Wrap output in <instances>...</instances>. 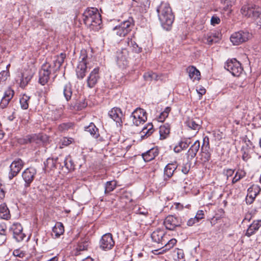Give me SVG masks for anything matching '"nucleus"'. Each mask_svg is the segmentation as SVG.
<instances>
[{
	"label": "nucleus",
	"instance_id": "obj_1",
	"mask_svg": "<svg viewBox=\"0 0 261 261\" xmlns=\"http://www.w3.org/2000/svg\"><path fill=\"white\" fill-rule=\"evenodd\" d=\"M159 19L163 28L170 30L174 20V16L169 3L162 2L156 9Z\"/></svg>",
	"mask_w": 261,
	"mask_h": 261
},
{
	"label": "nucleus",
	"instance_id": "obj_2",
	"mask_svg": "<svg viewBox=\"0 0 261 261\" xmlns=\"http://www.w3.org/2000/svg\"><path fill=\"white\" fill-rule=\"evenodd\" d=\"M82 17L84 23L90 30L98 31L100 29L102 20L97 9L87 8L84 12Z\"/></svg>",
	"mask_w": 261,
	"mask_h": 261
},
{
	"label": "nucleus",
	"instance_id": "obj_3",
	"mask_svg": "<svg viewBox=\"0 0 261 261\" xmlns=\"http://www.w3.org/2000/svg\"><path fill=\"white\" fill-rule=\"evenodd\" d=\"M242 14L253 19L261 28V9L256 5L244 6L241 9Z\"/></svg>",
	"mask_w": 261,
	"mask_h": 261
},
{
	"label": "nucleus",
	"instance_id": "obj_4",
	"mask_svg": "<svg viewBox=\"0 0 261 261\" xmlns=\"http://www.w3.org/2000/svg\"><path fill=\"white\" fill-rule=\"evenodd\" d=\"M224 68L234 76H240L243 71L241 63L235 58L228 59Z\"/></svg>",
	"mask_w": 261,
	"mask_h": 261
},
{
	"label": "nucleus",
	"instance_id": "obj_5",
	"mask_svg": "<svg viewBox=\"0 0 261 261\" xmlns=\"http://www.w3.org/2000/svg\"><path fill=\"white\" fill-rule=\"evenodd\" d=\"M87 55L85 50H82L79 58V62L76 68V75L77 79L82 80L84 78L87 71Z\"/></svg>",
	"mask_w": 261,
	"mask_h": 261
},
{
	"label": "nucleus",
	"instance_id": "obj_6",
	"mask_svg": "<svg viewBox=\"0 0 261 261\" xmlns=\"http://www.w3.org/2000/svg\"><path fill=\"white\" fill-rule=\"evenodd\" d=\"M130 118L132 119L133 124L138 126L147 121V113L144 109L137 108L132 112Z\"/></svg>",
	"mask_w": 261,
	"mask_h": 261
},
{
	"label": "nucleus",
	"instance_id": "obj_7",
	"mask_svg": "<svg viewBox=\"0 0 261 261\" xmlns=\"http://www.w3.org/2000/svg\"><path fill=\"white\" fill-rule=\"evenodd\" d=\"M251 36L248 32L240 31L233 33L230 37V40L233 45H238L248 41Z\"/></svg>",
	"mask_w": 261,
	"mask_h": 261
},
{
	"label": "nucleus",
	"instance_id": "obj_8",
	"mask_svg": "<svg viewBox=\"0 0 261 261\" xmlns=\"http://www.w3.org/2000/svg\"><path fill=\"white\" fill-rule=\"evenodd\" d=\"M36 174L37 170L33 167H30L22 172L21 176L24 181V188H27L30 187L31 184L34 180Z\"/></svg>",
	"mask_w": 261,
	"mask_h": 261
},
{
	"label": "nucleus",
	"instance_id": "obj_9",
	"mask_svg": "<svg viewBox=\"0 0 261 261\" xmlns=\"http://www.w3.org/2000/svg\"><path fill=\"white\" fill-rule=\"evenodd\" d=\"M181 224V219L174 215H168L164 221V224L166 229L170 230H173L176 227L180 226Z\"/></svg>",
	"mask_w": 261,
	"mask_h": 261
},
{
	"label": "nucleus",
	"instance_id": "obj_10",
	"mask_svg": "<svg viewBox=\"0 0 261 261\" xmlns=\"http://www.w3.org/2000/svg\"><path fill=\"white\" fill-rule=\"evenodd\" d=\"M24 162L20 159H17L13 161L10 166V171L8 178L10 180L16 176L24 166Z\"/></svg>",
	"mask_w": 261,
	"mask_h": 261
},
{
	"label": "nucleus",
	"instance_id": "obj_11",
	"mask_svg": "<svg viewBox=\"0 0 261 261\" xmlns=\"http://www.w3.org/2000/svg\"><path fill=\"white\" fill-rule=\"evenodd\" d=\"M128 51L126 48L118 49L116 53V61L120 68H125L128 64Z\"/></svg>",
	"mask_w": 261,
	"mask_h": 261
},
{
	"label": "nucleus",
	"instance_id": "obj_12",
	"mask_svg": "<svg viewBox=\"0 0 261 261\" xmlns=\"http://www.w3.org/2000/svg\"><path fill=\"white\" fill-rule=\"evenodd\" d=\"M53 72L51 65L46 63L43 64L39 71V82L42 85H44L49 79V75Z\"/></svg>",
	"mask_w": 261,
	"mask_h": 261
},
{
	"label": "nucleus",
	"instance_id": "obj_13",
	"mask_svg": "<svg viewBox=\"0 0 261 261\" xmlns=\"http://www.w3.org/2000/svg\"><path fill=\"white\" fill-rule=\"evenodd\" d=\"M115 242L113 240L112 234L110 233L102 236L100 241V247L103 250H108L114 246Z\"/></svg>",
	"mask_w": 261,
	"mask_h": 261
},
{
	"label": "nucleus",
	"instance_id": "obj_14",
	"mask_svg": "<svg viewBox=\"0 0 261 261\" xmlns=\"http://www.w3.org/2000/svg\"><path fill=\"white\" fill-rule=\"evenodd\" d=\"M200 155L201 160L204 162H207L211 159V153L210 151V144L207 137H205L203 139Z\"/></svg>",
	"mask_w": 261,
	"mask_h": 261
},
{
	"label": "nucleus",
	"instance_id": "obj_15",
	"mask_svg": "<svg viewBox=\"0 0 261 261\" xmlns=\"http://www.w3.org/2000/svg\"><path fill=\"white\" fill-rule=\"evenodd\" d=\"M23 228L20 223H14L10 227V231L12 232L14 239L17 242L22 241L25 237L23 232Z\"/></svg>",
	"mask_w": 261,
	"mask_h": 261
},
{
	"label": "nucleus",
	"instance_id": "obj_16",
	"mask_svg": "<svg viewBox=\"0 0 261 261\" xmlns=\"http://www.w3.org/2000/svg\"><path fill=\"white\" fill-rule=\"evenodd\" d=\"M261 191L260 187L257 185H253L248 188V194L246 197V202L247 204H250L253 203L256 196Z\"/></svg>",
	"mask_w": 261,
	"mask_h": 261
},
{
	"label": "nucleus",
	"instance_id": "obj_17",
	"mask_svg": "<svg viewBox=\"0 0 261 261\" xmlns=\"http://www.w3.org/2000/svg\"><path fill=\"white\" fill-rule=\"evenodd\" d=\"M99 79V68L98 67L95 68L90 72L87 78V86L90 88L94 87Z\"/></svg>",
	"mask_w": 261,
	"mask_h": 261
},
{
	"label": "nucleus",
	"instance_id": "obj_18",
	"mask_svg": "<svg viewBox=\"0 0 261 261\" xmlns=\"http://www.w3.org/2000/svg\"><path fill=\"white\" fill-rule=\"evenodd\" d=\"M109 116L117 123L120 125L122 123L123 114L119 108L115 107L109 112Z\"/></svg>",
	"mask_w": 261,
	"mask_h": 261
},
{
	"label": "nucleus",
	"instance_id": "obj_19",
	"mask_svg": "<svg viewBox=\"0 0 261 261\" xmlns=\"http://www.w3.org/2000/svg\"><path fill=\"white\" fill-rule=\"evenodd\" d=\"M200 148V141L196 140L188 150L186 156L188 160H192L197 154Z\"/></svg>",
	"mask_w": 261,
	"mask_h": 261
},
{
	"label": "nucleus",
	"instance_id": "obj_20",
	"mask_svg": "<svg viewBox=\"0 0 261 261\" xmlns=\"http://www.w3.org/2000/svg\"><path fill=\"white\" fill-rule=\"evenodd\" d=\"M185 124L187 126L193 130H196V133H197L201 128V121L197 118H188L186 121Z\"/></svg>",
	"mask_w": 261,
	"mask_h": 261
},
{
	"label": "nucleus",
	"instance_id": "obj_21",
	"mask_svg": "<svg viewBox=\"0 0 261 261\" xmlns=\"http://www.w3.org/2000/svg\"><path fill=\"white\" fill-rule=\"evenodd\" d=\"M177 166L176 164V162L175 163H169L164 168V177L165 180H168L170 178L174 171L177 169Z\"/></svg>",
	"mask_w": 261,
	"mask_h": 261
},
{
	"label": "nucleus",
	"instance_id": "obj_22",
	"mask_svg": "<svg viewBox=\"0 0 261 261\" xmlns=\"http://www.w3.org/2000/svg\"><path fill=\"white\" fill-rule=\"evenodd\" d=\"M65 58L66 54L63 53H61L60 55L56 57V59L54 61L53 65H51V68L54 72H56L60 69Z\"/></svg>",
	"mask_w": 261,
	"mask_h": 261
},
{
	"label": "nucleus",
	"instance_id": "obj_23",
	"mask_svg": "<svg viewBox=\"0 0 261 261\" xmlns=\"http://www.w3.org/2000/svg\"><path fill=\"white\" fill-rule=\"evenodd\" d=\"M261 227V220H254L246 230L245 235L250 237L254 234Z\"/></svg>",
	"mask_w": 261,
	"mask_h": 261
},
{
	"label": "nucleus",
	"instance_id": "obj_24",
	"mask_svg": "<svg viewBox=\"0 0 261 261\" xmlns=\"http://www.w3.org/2000/svg\"><path fill=\"white\" fill-rule=\"evenodd\" d=\"M165 232L163 230L161 229H156L154 231L151 235L152 241L158 244H161L165 240Z\"/></svg>",
	"mask_w": 261,
	"mask_h": 261
},
{
	"label": "nucleus",
	"instance_id": "obj_25",
	"mask_svg": "<svg viewBox=\"0 0 261 261\" xmlns=\"http://www.w3.org/2000/svg\"><path fill=\"white\" fill-rule=\"evenodd\" d=\"M187 71L189 74L190 78L193 81L200 80V73L195 67L193 66L188 67L187 68Z\"/></svg>",
	"mask_w": 261,
	"mask_h": 261
},
{
	"label": "nucleus",
	"instance_id": "obj_26",
	"mask_svg": "<svg viewBox=\"0 0 261 261\" xmlns=\"http://www.w3.org/2000/svg\"><path fill=\"white\" fill-rule=\"evenodd\" d=\"M157 149L152 148L142 154V157L145 162H149L155 158L158 155Z\"/></svg>",
	"mask_w": 261,
	"mask_h": 261
},
{
	"label": "nucleus",
	"instance_id": "obj_27",
	"mask_svg": "<svg viewBox=\"0 0 261 261\" xmlns=\"http://www.w3.org/2000/svg\"><path fill=\"white\" fill-rule=\"evenodd\" d=\"M191 143L187 139H184L180 141L177 145L174 147V151L176 153H179L181 150L188 148L190 144Z\"/></svg>",
	"mask_w": 261,
	"mask_h": 261
},
{
	"label": "nucleus",
	"instance_id": "obj_28",
	"mask_svg": "<svg viewBox=\"0 0 261 261\" xmlns=\"http://www.w3.org/2000/svg\"><path fill=\"white\" fill-rule=\"evenodd\" d=\"M248 143H246L245 146L242 147L241 151L242 152V159L245 162H247L249 159L251 158L250 150L251 148L249 144H251L250 140H248Z\"/></svg>",
	"mask_w": 261,
	"mask_h": 261
},
{
	"label": "nucleus",
	"instance_id": "obj_29",
	"mask_svg": "<svg viewBox=\"0 0 261 261\" xmlns=\"http://www.w3.org/2000/svg\"><path fill=\"white\" fill-rule=\"evenodd\" d=\"M120 24L127 34L134 27V20L133 17H129L127 20L120 23Z\"/></svg>",
	"mask_w": 261,
	"mask_h": 261
},
{
	"label": "nucleus",
	"instance_id": "obj_30",
	"mask_svg": "<svg viewBox=\"0 0 261 261\" xmlns=\"http://www.w3.org/2000/svg\"><path fill=\"white\" fill-rule=\"evenodd\" d=\"M154 132L153 126L152 123H148L146 126H144L140 132L141 137L144 138H147L150 136Z\"/></svg>",
	"mask_w": 261,
	"mask_h": 261
},
{
	"label": "nucleus",
	"instance_id": "obj_31",
	"mask_svg": "<svg viewBox=\"0 0 261 261\" xmlns=\"http://www.w3.org/2000/svg\"><path fill=\"white\" fill-rule=\"evenodd\" d=\"M58 159L57 158L56 160H54L52 158H48L44 162V170L47 171H49L50 170H53L55 168H56V164H57Z\"/></svg>",
	"mask_w": 261,
	"mask_h": 261
},
{
	"label": "nucleus",
	"instance_id": "obj_32",
	"mask_svg": "<svg viewBox=\"0 0 261 261\" xmlns=\"http://www.w3.org/2000/svg\"><path fill=\"white\" fill-rule=\"evenodd\" d=\"M63 94L67 101L71 99L72 95V88L70 83H68L64 86Z\"/></svg>",
	"mask_w": 261,
	"mask_h": 261
},
{
	"label": "nucleus",
	"instance_id": "obj_33",
	"mask_svg": "<svg viewBox=\"0 0 261 261\" xmlns=\"http://www.w3.org/2000/svg\"><path fill=\"white\" fill-rule=\"evenodd\" d=\"M85 130L86 132H89L90 135L95 139H97L99 136L98 133V129L92 122L90 123L88 126H85Z\"/></svg>",
	"mask_w": 261,
	"mask_h": 261
},
{
	"label": "nucleus",
	"instance_id": "obj_34",
	"mask_svg": "<svg viewBox=\"0 0 261 261\" xmlns=\"http://www.w3.org/2000/svg\"><path fill=\"white\" fill-rule=\"evenodd\" d=\"M10 218V214L6 203L0 205V218L8 220Z\"/></svg>",
	"mask_w": 261,
	"mask_h": 261
},
{
	"label": "nucleus",
	"instance_id": "obj_35",
	"mask_svg": "<svg viewBox=\"0 0 261 261\" xmlns=\"http://www.w3.org/2000/svg\"><path fill=\"white\" fill-rule=\"evenodd\" d=\"M74 127V123L72 122H64L59 125L58 130L61 133H65L69 130L73 129Z\"/></svg>",
	"mask_w": 261,
	"mask_h": 261
},
{
	"label": "nucleus",
	"instance_id": "obj_36",
	"mask_svg": "<svg viewBox=\"0 0 261 261\" xmlns=\"http://www.w3.org/2000/svg\"><path fill=\"white\" fill-rule=\"evenodd\" d=\"M170 130V126L168 123L161 125L159 128V133L161 139H165L169 134Z\"/></svg>",
	"mask_w": 261,
	"mask_h": 261
},
{
	"label": "nucleus",
	"instance_id": "obj_37",
	"mask_svg": "<svg viewBox=\"0 0 261 261\" xmlns=\"http://www.w3.org/2000/svg\"><path fill=\"white\" fill-rule=\"evenodd\" d=\"M64 231V227L63 224L61 222H57L53 228V232L55 233L56 238L59 237L63 233Z\"/></svg>",
	"mask_w": 261,
	"mask_h": 261
},
{
	"label": "nucleus",
	"instance_id": "obj_38",
	"mask_svg": "<svg viewBox=\"0 0 261 261\" xmlns=\"http://www.w3.org/2000/svg\"><path fill=\"white\" fill-rule=\"evenodd\" d=\"M117 187V181L116 180H111L106 182L105 186V193L106 194L110 193L113 191Z\"/></svg>",
	"mask_w": 261,
	"mask_h": 261
},
{
	"label": "nucleus",
	"instance_id": "obj_39",
	"mask_svg": "<svg viewBox=\"0 0 261 261\" xmlns=\"http://www.w3.org/2000/svg\"><path fill=\"white\" fill-rule=\"evenodd\" d=\"M32 78V75L23 72L21 74V79L20 83V86L24 88Z\"/></svg>",
	"mask_w": 261,
	"mask_h": 261
},
{
	"label": "nucleus",
	"instance_id": "obj_40",
	"mask_svg": "<svg viewBox=\"0 0 261 261\" xmlns=\"http://www.w3.org/2000/svg\"><path fill=\"white\" fill-rule=\"evenodd\" d=\"M30 97L25 94L22 95L19 100L21 108L23 110H27L29 108V102Z\"/></svg>",
	"mask_w": 261,
	"mask_h": 261
},
{
	"label": "nucleus",
	"instance_id": "obj_41",
	"mask_svg": "<svg viewBox=\"0 0 261 261\" xmlns=\"http://www.w3.org/2000/svg\"><path fill=\"white\" fill-rule=\"evenodd\" d=\"M63 163L64 166L68 170L70 171L74 169L75 165L70 156H66L63 160Z\"/></svg>",
	"mask_w": 261,
	"mask_h": 261
},
{
	"label": "nucleus",
	"instance_id": "obj_42",
	"mask_svg": "<svg viewBox=\"0 0 261 261\" xmlns=\"http://www.w3.org/2000/svg\"><path fill=\"white\" fill-rule=\"evenodd\" d=\"M246 173L244 172V171L242 170H238L232 179V184H234L237 182L240 179L244 177Z\"/></svg>",
	"mask_w": 261,
	"mask_h": 261
},
{
	"label": "nucleus",
	"instance_id": "obj_43",
	"mask_svg": "<svg viewBox=\"0 0 261 261\" xmlns=\"http://www.w3.org/2000/svg\"><path fill=\"white\" fill-rule=\"evenodd\" d=\"M114 33L120 37H124L127 33H125V31L123 29V27L121 25L120 23L114 27L113 29Z\"/></svg>",
	"mask_w": 261,
	"mask_h": 261
},
{
	"label": "nucleus",
	"instance_id": "obj_44",
	"mask_svg": "<svg viewBox=\"0 0 261 261\" xmlns=\"http://www.w3.org/2000/svg\"><path fill=\"white\" fill-rule=\"evenodd\" d=\"M114 33L120 37H124L127 33H125V31L123 29V27L121 25L120 23L114 27L113 29Z\"/></svg>",
	"mask_w": 261,
	"mask_h": 261
},
{
	"label": "nucleus",
	"instance_id": "obj_45",
	"mask_svg": "<svg viewBox=\"0 0 261 261\" xmlns=\"http://www.w3.org/2000/svg\"><path fill=\"white\" fill-rule=\"evenodd\" d=\"M176 242L177 241L175 239H171L168 241L165 240L162 243V245H164V247L165 248V250H169L173 247Z\"/></svg>",
	"mask_w": 261,
	"mask_h": 261
},
{
	"label": "nucleus",
	"instance_id": "obj_46",
	"mask_svg": "<svg viewBox=\"0 0 261 261\" xmlns=\"http://www.w3.org/2000/svg\"><path fill=\"white\" fill-rule=\"evenodd\" d=\"M73 139L72 138L63 137L62 138L60 142V147L63 148V146H67L71 144L73 142Z\"/></svg>",
	"mask_w": 261,
	"mask_h": 261
},
{
	"label": "nucleus",
	"instance_id": "obj_47",
	"mask_svg": "<svg viewBox=\"0 0 261 261\" xmlns=\"http://www.w3.org/2000/svg\"><path fill=\"white\" fill-rule=\"evenodd\" d=\"M236 0H220L222 5L224 6L225 10H228L231 8L235 3Z\"/></svg>",
	"mask_w": 261,
	"mask_h": 261
},
{
	"label": "nucleus",
	"instance_id": "obj_48",
	"mask_svg": "<svg viewBox=\"0 0 261 261\" xmlns=\"http://www.w3.org/2000/svg\"><path fill=\"white\" fill-rule=\"evenodd\" d=\"M128 45L136 53H139L142 51V48L139 47L138 45L132 39L129 41H128Z\"/></svg>",
	"mask_w": 261,
	"mask_h": 261
},
{
	"label": "nucleus",
	"instance_id": "obj_49",
	"mask_svg": "<svg viewBox=\"0 0 261 261\" xmlns=\"http://www.w3.org/2000/svg\"><path fill=\"white\" fill-rule=\"evenodd\" d=\"M143 76L145 80L147 81H151L153 80H157L158 77L156 73L152 72H148L145 73Z\"/></svg>",
	"mask_w": 261,
	"mask_h": 261
},
{
	"label": "nucleus",
	"instance_id": "obj_50",
	"mask_svg": "<svg viewBox=\"0 0 261 261\" xmlns=\"http://www.w3.org/2000/svg\"><path fill=\"white\" fill-rule=\"evenodd\" d=\"M87 102H86L85 99H83L79 102L75 103L74 108L75 110L80 111L85 108L87 106Z\"/></svg>",
	"mask_w": 261,
	"mask_h": 261
},
{
	"label": "nucleus",
	"instance_id": "obj_51",
	"mask_svg": "<svg viewBox=\"0 0 261 261\" xmlns=\"http://www.w3.org/2000/svg\"><path fill=\"white\" fill-rule=\"evenodd\" d=\"M32 143L38 144L44 140L45 136H43L42 134H32Z\"/></svg>",
	"mask_w": 261,
	"mask_h": 261
},
{
	"label": "nucleus",
	"instance_id": "obj_52",
	"mask_svg": "<svg viewBox=\"0 0 261 261\" xmlns=\"http://www.w3.org/2000/svg\"><path fill=\"white\" fill-rule=\"evenodd\" d=\"M191 160H188V162L183 164L181 168V171L185 174H187L191 168Z\"/></svg>",
	"mask_w": 261,
	"mask_h": 261
},
{
	"label": "nucleus",
	"instance_id": "obj_53",
	"mask_svg": "<svg viewBox=\"0 0 261 261\" xmlns=\"http://www.w3.org/2000/svg\"><path fill=\"white\" fill-rule=\"evenodd\" d=\"M89 244L88 242L86 241H82L81 242H79L77 247L76 248V249L78 251H84L88 249Z\"/></svg>",
	"mask_w": 261,
	"mask_h": 261
},
{
	"label": "nucleus",
	"instance_id": "obj_54",
	"mask_svg": "<svg viewBox=\"0 0 261 261\" xmlns=\"http://www.w3.org/2000/svg\"><path fill=\"white\" fill-rule=\"evenodd\" d=\"M13 254L15 256L21 258H23L26 255L25 252L20 248L15 249L13 252Z\"/></svg>",
	"mask_w": 261,
	"mask_h": 261
},
{
	"label": "nucleus",
	"instance_id": "obj_55",
	"mask_svg": "<svg viewBox=\"0 0 261 261\" xmlns=\"http://www.w3.org/2000/svg\"><path fill=\"white\" fill-rule=\"evenodd\" d=\"M9 76L8 70H3L0 72V84L6 81Z\"/></svg>",
	"mask_w": 261,
	"mask_h": 261
},
{
	"label": "nucleus",
	"instance_id": "obj_56",
	"mask_svg": "<svg viewBox=\"0 0 261 261\" xmlns=\"http://www.w3.org/2000/svg\"><path fill=\"white\" fill-rule=\"evenodd\" d=\"M14 94V91L11 88H8L5 92L3 97L11 100Z\"/></svg>",
	"mask_w": 261,
	"mask_h": 261
},
{
	"label": "nucleus",
	"instance_id": "obj_57",
	"mask_svg": "<svg viewBox=\"0 0 261 261\" xmlns=\"http://www.w3.org/2000/svg\"><path fill=\"white\" fill-rule=\"evenodd\" d=\"M63 114V111L61 109L56 110L53 112L52 117L54 120H58Z\"/></svg>",
	"mask_w": 261,
	"mask_h": 261
},
{
	"label": "nucleus",
	"instance_id": "obj_58",
	"mask_svg": "<svg viewBox=\"0 0 261 261\" xmlns=\"http://www.w3.org/2000/svg\"><path fill=\"white\" fill-rule=\"evenodd\" d=\"M220 21L221 20L220 18L216 15H214L211 18V24L212 25L215 26L216 24H219L220 23Z\"/></svg>",
	"mask_w": 261,
	"mask_h": 261
},
{
	"label": "nucleus",
	"instance_id": "obj_59",
	"mask_svg": "<svg viewBox=\"0 0 261 261\" xmlns=\"http://www.w3.org/2000/svg\"><path fill=\"white\" fill-rule=\"evenodd\" d=\"M10 100H11L10 99H8V98H6L3 97L0 102V108L2 109L6 108L9 103Z\"/></svg>",
	"mask_w": 261,
	"mask_h": 261
},
{
	"label": "nucleus",
	"instance_id": "obj_60",
	"mask_svg": "<svg viewBox=\"0 0 261 261\" xmlns=\"http://www.w3.org/2000/svg\"><path fill=\"white\" fill-rule=\"evenodd\" d=\"M5 186L0 182V200L3 199L5 197Z\"/></svg>",
	"mask_w": 261,
	"mask_h": 261
},
{
	"label": "nucleus",
	"instance_id": "obj_61",
	"mask_svg": "<svg viewBox=\"0 0 261 261\" xmlns=\"http://www.w3.org/2000/svg\"><path fill=\"white\" fill-rule=\"evenodd\" d=\"M204 212L202 210H199L194 217L199 222L200 220L204 218Z\"/></svg>",
	"mask_w": 261,
	"mask_h": 261
},
{
	"label": "nucleus",
	"instance_id": "obj_62",
	"mask_svg": "<svg viewBox=\"0 0 261 261\" xmlns=\"http://www.w3.org/2000/svg\"><path fill=\"white\" fill-rule=\"evenodd\" d=\"M198 223L199 221L196 219V218L194 217L189 219L188 221H187V224L189 226H192L196 224H198Z\"/></svg>",
	"mask_w": 261,
	"mask_h": 261
},
{
	"label": "nucleus",
	"instance_id": "obj_63",
	"mask_svg": "<svg viewBox=\"0 0 261 261\" xmlns=\"http://www.w3.org/2000/svg\"><path fill=\"white\" fill-rule=\"evenodd\" d=\"M217 40H214V38H212V34H210V35H207L206 37V43L209 44H212L214 42H216Z\"/></svg>",
	"mask_w": 261,
	"mask_h": 261
},
{
	"label": "nucleus",
	"instance_id": "obj_64",
	"mask_svg": "<svg viewBox=\"0 0 261 261\" xmlns=\"http://www.w3.org/2000/svg\"><path fill=\"white\" fill-rule=\"evenodd\" d=\"M234 169H227L224 170L225 175L228 177L231 176L234 172Z\"/></svg>",
	"mask_w": 261,
	"mask_h": 261
}]
</instances>
